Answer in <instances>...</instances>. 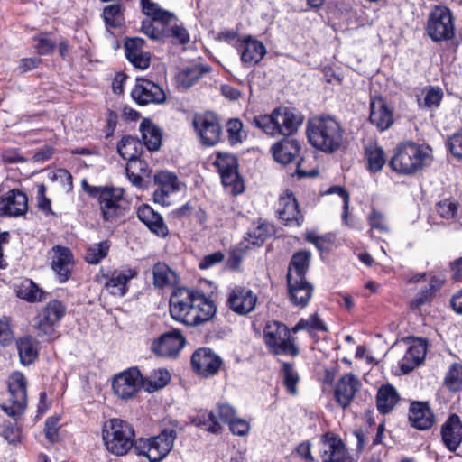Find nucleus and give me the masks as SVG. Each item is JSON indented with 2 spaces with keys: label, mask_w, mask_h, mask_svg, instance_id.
<instances>
[{
  "label": "nucleus",
  "mask_w": 462,
  "mask_h": 462,
  "mask_svg": "<svg viewBox=\"0 0 462 462\" xmlns=\"http://www.w3.org/2000/svg\"><path fill=\"white\" fill-rule=\"evenodd\" d=\"M209 71L210 68L203 64L186 67L176 75L178 87L187 89L195 84L199 78Z\"/></svg>",
  "instance_id": "obj_36"
},
{
  "label": "nucleus",
  "mask_w": 462,
  "mask_h": 462,
  "mask_svg": "<svg viewBox=\"0 0 462 462\" xmlns=\"http://www.w3.org/2000/svg\"><path fill=\"white\" fill-rule=\"evenodd\" d=\"M177 432L173 429H165L154 437L139 439L134 445L137 455L146 457L150 462H160L172 449Z\"/></svg>",
  "instance_id": "obj_7"
},
{
  "label": "nucleus",
  "mask_w": 462,
  "mask_h": 462,
  "mask_svg": "<svg viewBox=\"0 0 462 462\" xmlns=\"http://www.w3.org/2000/svg\"><path fill=\"white\" fill-rule=\"evenodd\" d=\"M300 330H307L311 337H314L317 332H325L328 330V328L325 323L319 319V317L317 314H313L307 319H300L292 328L294 333Z\"/></svg>",
  "instance_id": "obj_48"
},
{
  "label": "nucleus",
  "mask_w": 462,
  "mask_h": 462,
  "mask_svg": "<svg viewBox=\"0 0 462 462\" xmlns=\"http://www.w3.org/2000/svg\"><path fill=\"white\" fill-rule=\"evenodd\" d=\"M215 302L199 290L179 287L170 298L171 317L189 327L203 325L215 316Z\"/></svg>",
  "instance_id": "obj_2"
},
{
  "label": "nucleus",
  "mask_w": 462,
  "mask_h": 462,
  "mask_svg": "<svg viewBox=\"0 0 462 462\" xmlns=\"http://www.w3.org/2000/svg\"><path fill=\"white\" fill-rule=\"evenodd\" d=\"M171 380V374L166 369L159 368L152 370L149 375L142 376V386L149 392L153 393L163 388Z\"/></svg>",
  "instance_id": "obj_41"
},
{
  "label": "nucleus",
  "mask_w": 462,
  "mask_h": 462,
  "mask_svg": "<svg viewBox=\"0 0 462 462\" xmlns=\"http://www.w3.org/2000/svg\"><path fill=\"white\" fill-rule=\"evenodd\" d=\"M311 254L308 251L295 253L290 262L287 280L306 279L305 275L310 267Z\"/></svg>",
  "instance_id": "obj_33"
},
{
  "label": "nucleus",
  "mask_w": 462,
  "mask_h": 462,
  "mask_svg": "<svg viewBox=\"0 0 462 462\" xmlns=\"http://www.w3.org/2000/svg\"><path fill=\"white\" fill-rule=\"evenodd\" d=\"M32 47L42 56L51 55L57 48V39L52 32H41L32 37Z\"/></svg>",
  "instance_id": "obj_40"
},
{
  "label": "nucleus",
  "mask_w": 462,
  "mask_h": 462,
  "mask_svg": "<svg viewBox=\"0 0 462 462\" xmlns=\"http://www.w3.org/2000/svg\"><path fill=\"white\" fill-rule=\"evenodd\" d=\"M433 294V289L430 288L428 285L417 294V296L412 300L411 304L413 308H418L425 304L430 299H431Z\"/></svg>",
  "instance_id": "obj_64"
},
{
  "label": "nucleus",
  "mask_w": 462,
  "mask_h": 462,
  "mask_svg": "<svg viewBox=\"0 0 462 462\" xmlns=\"http://www.w3.org/2000/svg\"><path fill=\"white\" fill-rule=\"evenodd\" d=\"M191 423L196 426L204 429L205 430L217 434L222 430V426L218 419H217L216 412L214 411H200L191 418Z\"/></svg>",
  "instance_id": "obj_39"
},
{
  "label": "nucleus",
  "mask_w": 462,
  "mask_h": 462,
  "mask_svg": "<svg viewBox=\"0 0 462 462\" xmlns=\"http://www.w3.org/2000/svg\"><path fill=\"white\" fill-rule=\"evenodd\" d=\"M302 122V116L291 108L279 106L271 114L254 116L251 123L269 136L285 137L272 145L271 152L275 162L288 164L300 155L301 150L299 141L288 136L297 132Z\"/></svg>",
  "instance_id": "obj_1"
},
{
  "label": "nucleus",
  "mask_w": 462,
  "mask_h": 462,
  "mask_svg": "<svg viewBox=\"0 0 462 462\" xmlns=\"http://www.w3.org/2000/svg\"><path fill=\"white\" fill-rule=\"evenodd\" d=\"M427 344L422 338L413 340L407 349L401 364V369L404 374L412 371L416 366L420 365L426 356Z\"/></svg>",
  "instance_id": "obj_28"
},
{
  "label": "nucleus",
  "mask_w": 462,
  "mask_h": 462,
  "mask_svg": "<svg viewBox=\"0 0 462 462\" xmlns=\"http://www.w3.org/2000/svg\"><path fill=\"white\" fill-rule=\"evenodd\" d=\"M131 96L141 106L150 103L162 104L166 99V95L159 85L143 79H137Z\"/></svg>",
  "instance_id": "obj_18"
},
{
  "label": "nucleus",
  "mask_w": 462,
  "mask_h": 462,
  "mask_svg": "<svg viewBox=\"0 0 462 462\" xmlns=\"http://www.w3.org/2000/svg\"><path fill=\"white\" fill-rule=\"evenodd\" d=\"M137 217L152 233L161 237H165L168 227L162 216L155 212L150 206L143 205L138 208Z\"/></svg>",
  "instance_id": "obj_30"
},
{
  "label": "nucleus",
  "mask_w": 462,
  "mask_h": 462,
  "mask_svg": "<svg viewBox=\"0 0 462 462\" xmlns=\"http://www.w3.org/2000/svg\"><path fill=\"white\" fill-rule=\"evenodd\" d=\"M362 383L357 376L346 374L337 381L334 393L337 402L343 408L347 407L360 390Z\"/></svg>",
  "instance_id": "obj_23"
},
{
  "label": "nucleus",
  "mask_w": 462,
  "mask_h": 462,
  "mask_svg": "<svg viewBox=\"0 0 462 462\" xmlns=\"http://www.w3.org/2000/svg\"><path fill=\"white\" fill-rule=\"evenodd\" d=\"M320 457L323 462H346L349 459L348 452L342 439L330 433L322 437Z\"/></svg>",
  "instance_id": "obj_20"
},
{
  "label": "nucleus",
  "mask_w": 462,
  "mask_h": 462,
  "mask_svg": "<svg viewBox=\"0 0 462 462\" xmlns=\"http://www.w3.org/2000/svg\"><path fill=\"white\" fill-rule=\"evenodd\" d=\"M445 386L452 392H457L462 388V365L452 364L444 377Z\"/></svg>",
  "instance_id": "obj_49"
},
{
  "label": "nucleus",
  "mask_w": 462,
  "mask_h": 462,
  "mask_svg": "<svg viewBox=\"0 0 462 462\" xmlns=\"http://www.w3.org/2000/svg\"><path fill=\"white\" fill-rule=\"evenodd\" d=\"M277 214L286 226H299L301 224L302 216L299 211L297 200L292 194L286 193L281 196L277 206Z\"/></svg>",
  "instance_id": "obj_26"
},
{
  "label": "nucleus",
  "mask_w": 462,
  "mask_h": 462,
  "mask_svg": "<svg viewBox=\"0 0 462 462\" xmlns=\"http://www.w3.org/2000/svg\"><path fill=\"white\" fill-rule=\"evenodd\" d=\"M367 169L370 172L380 171L386 162L384 151L377 144H369L365 150Z\"/></svg>",
  "instance_id": "obj_43"
},
{
  "label": "nucleus",
  "mask_w": 462,
  "mask_h": 462,
  "mask_svg": "<svg viewBox=\"0 0 462 462\" xmlns=\"http://www.w3.org/2000/svg\"><path fill=\"white\" fill-rule=\"evenodd\" d=\"M369 120L380 131H384L392 125L393 122V112L383 98L371 100Z\"/></svg>",
  "instance_id": "obj_27"
},
{
  "label": "nucleus",
  "mask_w": 462,
  "mask_h": 462,
  "mask_svg": "<svg viewBox=\"0 0 462 462\" xmlns=\"http://www.w3.org/2000/svg\"><path fill=\"white\" fill-rule=\"evenodd\" d=\"M257 295L249 288L236 286L228 293L226 306L237 315H246L255 309Z\"/></svg>",
  "instance_id": "obj_14"
},
{
  "label": "nucleus",
  "mask_w": 462,
  "mask_h": 462,
  "mask_svg": "<svg viewBox=\"0 0 462 462\" xmlns=\"http://www.w3.org/2000/svg\"><path fill=\"white\" fill-rule=\"evenodd\" d=\"M170 36L177 40L180 44H186L190 40L188 31L183 26L177 24L171 28Z\"/></svg>",
  "instance_id": "obj_63"
},
{
  "label": "nucleus",
  "mask_w": 462,
  "mask_h": 462,
  "mask_svg": "<svg viewBox=\"0 0 462 462\" xmlns=\"http://www.w3.org/2000/svg\"><path fill=\"white\" fill-rule=\"evenodd\" d=\"M153 284L157 288L173 286L178 282L175 271L164 263H157L152 268Z\"/></svg>",
  "instance_id": "obj_38"
},
{
  "label": "nucleus",
  "mask_w": 462,
  "mask_h": 462,
  "mask_svg": "<svg viewBox=\"0 0 462 462\" xmlns=\"http://www.w3.org/2000/svg\"><path fill=\"white\" fill-rule=\"evenodd\" d=\"M185 345V338L179 330L162 334L152 343V351L159 356L176 357Z\"/></svg>",
  "instance_id": "obj_16"
},
{
  "label": "nucleus",
  "mask_w": 462,
  "mask_h": 462,
  "mask_svg": "<svg viewBox=\"0 0 462 462\" xmlns=\"http://www.w3.org/2000/svg\"><path fill=\"white\" fill-rule=\"evenodd\" d=\"M444 445L451 452L457 449L462 442V422L457 414H451L441 427Z\"/></svg>",
  "instance_id": "obj_25"
},
{
  "label": "nucleus",
  "mask_w": 462,
  "mask_h": 462,
  "mask_svg": "<svg viewBox=\"0 0 462 462\" xmlns=\"http://www.w3.org/2000/svg\"><path fill=\"white\" fill-rule=\"evenodd\" d=\"M288 291L291 302L300 307H305L311 295L313 288L306 279L287 280Z\"/></svg>",
  "instance_id": "obj_32"
},
{
  "label": "nucleus",
  "mask_w": 462,
  "mask_h": 462,
  "mask_svg": "<svg viewBox=\"0 0 462 462\" xmlns=\"http://www.w3.org/2000/svg\"><path fill=\"white\" fill-rule=\"evenodd\" d=\"M448 148L455 157L462 158V134H454L448 142Z\"/></svg>",
  "instance_id": "obj_60"
},
{
  "label": "nucleus",
  "mask_w": 462,
  "mask_h": 462,
  "mask_svg": "<svg viewBox=\"0 0 462 462\" xmlns=\"http://www.w3.org/2000/svg\"><path fill=\"white\" fill-rule=\"evenodd\" d=\"M400 400L396 389L391 384L382 385L376 394V407L381 414L391 412Z\"/></svg>",
  "instance_id": "obj_34"
},
{
  "label": "nucleus",
  "mask_w": 462,
  "mask_h": 462,
  "mask_svg": "<svg viewBox=\"0 0 462 462\" xmlns=\"http://www.w3.org/2000/svg\"><path fill=\"white\" fill-rule=\"evenodd\" d=\"M17 296L29 302L41 301L44 292L32 280L26 279L21 282L17 289Z\"/></svg>",
  "instance_id": "obj_46"
},
{
  "label": "nucleus",
  "mask_w": 462,
  "mask_h": 462,
  "mask_svg": "<svg viewBox=\"0 0 462 462\" xmlns=\"http://www.w3.org/2000/svg\"><path fill=\"white\" fill-rule=\"evenodd\" d=\"M306 134L310 143L325 153H334L344 146L345 130L334 116H320L310 119Z\"/></svg>",
  "instance_id": "obj_3"
},
{
  "label": "nucleus",
  "mask_w": 462,
  "mask_h": 462,
  "mask_svg": "<svg viewBox=\"0 0 462 462\" xmlns=\"http://www.w3.org/2000/svg\"><path fill=\"white\" fill-rule=\"evenodd\" d=\"M143 44L144 41L142 38H125L124 43L125 58H151L149 52H145L144 54L142 53L141 49Z\"/></svg>",
  "instance_id": "obj_50"
},
{
  "label": "nucleus",
  "mask_w": 462,
  "mask_h": 462,
  "mask_svg": "<svg viewBox=\"0 0 462 462\" xmlns=\"http://www.w3.org/2000/svg\"><path fill=\"white\" fill-rule=\"evenodd\" d=\"M102 16L108 28L118 29L125 23V15L120 4L106 5L103 9Z\"/></svg>",
  "instance_id": "obj_45"
},
{
  "label": "nucleus",
  "mask_w": 462,
  "mask_h": 462,
  "mask_svg": "<svg viewBox=\"0 0 462 462\" xmlns=\"http://www.w3.org/2000/svg\"><path fill=\"white\" fill-rule=\"evenodd\" d=\"M283 383L287 391L291 394L297 393V383L299 382L298 373L290 363L282 364Z\"/></svg>",
  "instance_id": "obj_52"
},
{
  "label": "nucleus",
  "mask_w": 462,
  "mask_h": 462,
  "mask_svg": "<svg viewBox=\"0 0 462 462\" xmlns=\"http://www.w3.org/2000/svg\"><path fill=\"white\" fill-rule=\"evenodd\" d=\"M143 143L135 137L124 136L117 144L118 153L127 162L140 157Z\"/></svg>",
  "instance_id": "obj_42"
},
{
  "label": "nucleus",
  "mask_w": 462,
  "mask_h": 462,
  "mask_svg": "<svg viewBox=\"0 0 462 462\" xmlns=\"http://www.w3.org/2000/svg\"><path fill=\"white\" fill-rule=\"evenodd\" d=\"M19 358L23 365L32 364L38 357V342L30 336L20 337L16 340Z\"/></svg>",
  "instance_id": "obj_37"
},
{
  "label": "nucleus",
  "mask_w": 462,
  "mask_h": 462,
  "mask_svg": "<svg viewBox=\"0 0 462 462\" xmlns=\"http://www.w3.org/2000/svg\"><path fill=\"white\" fill-rule=\"evenodd\" d=\"M224 254L220 251H217L213 254L205 255L200 261L199 266L202 270L208 269L221 263L224 260Z\"/></svg>",
  "instance_id": "obj_58"
},
{
  "label": "nucleus",
  "mask_w": 462,
  "mask_h": 462,
  "mask_svg": "<svg viewBox=\"0 0 462 462\" xmlns=\"http://www.w3.org/2000/svg\"><path fill=\"white\" fill-rule=\"evenodd\" d=\"M27 210L28 198L19 189H11L1 198L0 216L18 217L23 216Z\"/></svg>",
  "instance_id": "obj_21"
},
{
  "label": "nucleus",
  "mask_w": 462,
  "mask_h": 462,
  "mask_svg": "<svg viewBox=\"0 0 462 462\" xmlns=\"http://www.w3.org/2000/svg\"><path fill=\"white\" fill-rule=\"evenodd\" d=\"M443 93L439 88H431L426 93L424 103L428 107L438 106L441 101Z\"/></svg>",
  "instance_id": "obj_62"
},
{
  "label": "nucleus",
  "mask_w": 462,
  "mask_h": 462,
  "mask_svg": "<svg viewBox=\"0 0 462 462\" xmlns=\"http://www.w3.org/2000/svg\"><path fill=\"white\" fill-rule=\"evenodd\" d=\"M66 312L61 301H50L34 318L33 328L36 336L47 341L56 338V327Z\"/></svg>",
  "instance_id": "obj_10"
},
{
  "label": "nucleus",
  "mask_w": 462,
  "mask_h": 462,
  "mask_svg": "<svg viewBox=\"0 0 462 462\" xmlns=\"http://www.w3.org/2000/svg\"><path fill=\"white\" fill-rule=\"evenodd\" d=\"M154 181L158 189L153 192L154 202L161 205L169 204L168 197L171 193L180 190V182L176 174L162 171L154 175Z\"/></svg>",
  "instance_id": "obj_24"
},
{
  "label": "nucleus",
  "mask_w": 462,
  "mask_h": 462,
  "mask_svg": "<svg viewBox=\"0 0 462 462\" xmlns=\"http://www.w3.org/2000/svg\"><path fill=\"white\" fill-rule=\"evenodd\" d=\"M125 171L130 181L135 186H140L143 177L148 175V165L138 157L127 162Z\"/></svg>",
  "instance_id": "obj_44"
},
{
  "label": "nucleus",
  "mask_w": 462,
  "mask_h": 462,
  "mask_svg": "<svg viewBox=\"0 0 462 462\" xmlns=\"http://www.w3.org/2000/svg\"><path fill=\"white\" fill-rule=\"evenodd\" d=\"M263 340L269 351L274 355H299V348L291 337L290 329L282 322H267L263 329Z\"/></svg>",
  "instance_id": "obj_8"
},
{
  "label": "nucleus",
  "mask_w": 462,
  "mask_h": 462,
  "mask_svg": "<svg viewBox=\"0 0 462 462\" xmlns=\"http://www.w3.org/2000/svg\"><path fill=\"white\" fill-rule=\"evenodd\" d=\"M111 244L108 240H104L88 246L85 260L89 264H97L105 259L109 252Z\"/></svg>",
  "instance_id": "obj_47"
},
{
  "label": "nucleus",
  "mask_w": 462,
  "mask_h": 462,
  "mask_svg": "<svg viewBox=\"0 0 462 462\" xmlns=\"http://www.w3.org/2000/svg\"><path fill=\"white\" fill-rule=\"evenodd\" d=\"M142 386V374L135 369H128L116 375L112 387L115 394L123 400L134 398Z\"/></svg>",
  "instance_id": "obj_13"
},
{
  "label": "nucleus",
  "mask_w": 462,
  "mask_h": 462,
  "mask_svg": "<svg viewBox=\"0 0 462 462\" xmlns=\"http://www.w3.org/2000/svg\"><path fill=\"white\" fill-rule=\"evenodd\" d=\"M426 33L435 42H447L455 35V17L445 5H435L428 15Z\"/></svg>",
  "instance_id": "obj_9"
},
{
  "label": "nucleus",
  "mask_w": 462,
  "mask_h": 462,
  "mask_svg": "<svg viewBox=\"0 0 462 462\" xmlns=\"http://www.w3.org/2000/svg\"><path fill=\"white\" fill-rule=\"evenodd\" d=\"M228 140L231 144L240 143L242 142L243 124L238 119H230L226 125Z\"/></svg>",
  "instance_id": "obj_55"
},
{
  "label": "nucleus",
  "mask_w": 462,
  "mask_h": 462,
  "mask_svg": "<svg viewBox=\"0 0 462 462\" xmlns=\"http://www.w3.org/2000/svg\"><path fill=\"white\" fill-rule=\"evenodd\" d=\"M51 252V268L56 273L59 282L64 283L71 276L74 266L73 254L70 249L61 245L53 246Z\"/></svg>",
  "instance_id": "obj_22"
},
{
  "label": "nucleus",
  "mask_w": 462,
  "mask_h": 462,
  "mask_svg": "<svg viewBox=\"0 0 462 462\" xmlns=\"http://www.w3.org/2000/svg\"><path fill=\"white\" fill-rule=\"evenodd\" d=\"M272 227L266 223L258 221L257 226L248 233V239L254 245H263L270 236Z\"/></svg>",
  "instance_id": "obj_53"
},
{
  "label": "nucleus",
  "mask_w": 462,
  "mask_h": 462,
  "mask_svg": "<svg viewBox=\"0 0 462 462\" xmlns=\"http://www.w3.org/2000/svg\"><path fill=\"white\" fill-rule=\"evenodd\" d=\"M217 415V419L220 421V424L229 423L232 420L236 418V411L234 408L228 404H219L214 410Z\"/></svg>",
  "instance_id": "obj_56"
},
{
  "label": "nucleus",
  "mask_w": 462,
  "mask_h": 462,
  "mask_svg": "<svg viewBox=\"0 0 462 462\" xmlns=\"http://www.w3.org/2000/svg\"><path fill=\"white\" fill-rule=\"evenodd\" d=\"M139 129L143 142V146L145 145L149 151H158L162 138L161 129L149 119H143Z\"/></svg>",
  "instance_id": "obj_35"
},
{
  "label": "nucleus",
  "mask_w": 462,
  "mask_h": 462,
  "mask_svg": "<svg viewBox=\"0 0 462 462\" xmlns=\"http://www.w3.org/2000/svg\"><path fill=\"white\" fill-rule=\"evenodd\" d=\"M60 419L58 417L49 418L45 422V437L51 442L58 439V423Z\"/></svg>",
  "instance_id": "obj_59"
},
{
  "label": "nucleus",
  "mask_w": 462,
  "mask_h": 462,
  "mask_svg": "<svg viewBox=\"0 0 462 462\" xmlns=\"http://www.w3.org/2000/svg\"><path fill=\"white\" fill-rule=\"evenodd\" d=\"M135 275L132 270L126 272L115 271L111 275L104 273V270L96 275L95 281L104 286L107 292L114 296L123 297L126 293L128 282Z\"/></svg>",
  "instance_id": "obj_17"
},
{
  "label": "nucleus",
  "mask_w": 462,
  "mask_h": 462,
  "mask_svg": "<svg viewBox=\"0 0 462 462\" xmlns=\"http://www.w3.org/2000/svg\"><path fill=\"white\" fill-rule=\"evenodd\" d=\"M193 125L204 145L213 146L219 142L222 129L217 118L213 114L196 116L193 119Z\"/></svg>",
  "instance_id": "obj_15"
},
{
  "label": "nucleus",
  "mask_w": 462,
  "mask_h": 462,
  "mask_svg": "<svg viewBox=\"0 0 462 462\" xmlns=\"http://www.w3.org/2000/svg\"><path fill=\"white\" fill-rule=\"evenodd\" d=\"M240 58H264L266 47L263 42L253 35H244L234 43Z\"/></svg>",
  "instance_id": "obj_29"
},
{
  "label": "nucleus",
  "mask_w": 462,
  "mask_h": 462,
  "mask_svg": "<svg viewBox=\"0 0 462 462\" xmlns=\"http://www.w3.org/2000/svg\"><path fill=\"white\" fill-rule=\"evenodd\" d=\"M102 437L106 448L116 456L126 455L135 445L133 426L121 419L106 420L103 425Z\"/></svg>",
  "instance_id": "obj_5"
},
{
  "label": "nucleus",
  "mask_w": 462,
  "mask_h": 462,
  "mask_svg": "<svg viewBox=\"0 0 462 462\" xmlns=\"http://www.w3.org/2000/svg\"><path fill=\"white\" fill-rule=\"evenodd\" d=\"M27 381L21 372H14L8 378L9 403L1 405V409L11 418L17 420L24 412L27 405Z\"/></svg>",
  "instance_id": "obj_11"
},
{
  "label": "nucleus",
  "mask_w": 462,
  "mask_h": 462,
  "mask_svg": "<svg viewBox=\"0 0 462 462\" xmlns=\"http://www.w3.org/2000/svg\"><path fill=\"white\" fill-rule=\"evenodd\" d=\"M409 420L418 430H428L434 423V415L426 403L417 402L411 404Z\"/></svg>",
  "instance_id": "obj_31"
},
{
  "label": "nucleus",
  "mask_w": 462,
  "mask_h": 462,
  "mask_svg": "<svg viewBox=\"0 0 462 462\" xmlns=\"http://www.w3.org/2000/svg\"><path fill=\"white\" fill-rule=\"evenodd\" d=\"M436 212L444 219H453L458 210V203L451 199H445L435 205Z\"/></svg>",
  "instance_id": "obj_51"
},
{
  "label": "nucleus",
  "mask_w": 462,
  "mask_h": 462,
  "mask_svg": "<svg viewBox=\"0 0 462 462\" xmlns=\"http://www.w3.org/2000/svg\"><path fill=\"white\" fill-rule=\"evenodd\" d=\"M221 358L209 348H199L191 356V365L198 374L208 377L217 373Z\"/></svg>",
  "instance_id": "obj_19"
},
{
  "label": "nucleus",
  "mask_w": 462,
  "mask_h": 462,
  "mask_svg": "<svg viewBox=\"0 0 462 462\" xmlns=\"http://www.w3.org/2000/svg\"><path fill=\"white\" fill-rule=\"evenodd\" d=\"M368 223L372 229H376L381 233H387L389 227L385 216L379 210L373 208L368 215Z\"/></svg>",
  "instance_id": "obj_54"
},
{
  "label": "nucleus",
  "mask_w": 462,
  "mask_h": 462,
  "mask_svg": "<svg viewBox=\"0 0 462 462\" xmlns=\"http://www.w3.org/2000/svg\"><path fill=\"white\" fill-rule=\"evenodd\" d=\"M432 160V150L430 146L409 141L395 148L389 165L399 174L411 176L429 166Z\"/></svg>",
  "instance_id": "obj_4"
},
{
  "label": "nucleus",
  "mask_w": 462,
  "mask_h": 462,
  "mask_svg": "<svg viewBox=\"0 0 462 462\" xmlns=\"http://www.w3.org/2000/svg\"><path fill=\"white\" fill-rule=\"evenodd\" d=\"M14 339V332L10 326V320L6 317L0 318V344L9 345Z\"/></svg>",
  "instance_id": "obj_57"
},
{
  "label": "nucleus",
  "mask_w": 462,
  "mask_h": 462,
  "mask_svg": "<svg viewBox=\"0 0 462 462\" xmlns=\"http://www.w3.org/2000/svg\"><path fill=\"white\" fill-rule=\"evenodd\" d=\"M214 165L217 169L224 186L229 187L231 192L239 194L244 191V183L237 171V160L230 153H217Z\"/></svg>",
  "instance_id": "obj_12"
},
{
  "label": "nucleus",
  "mask_w": 462,
  "mask_h": 462,
  "mask_svg": "<svg viewBox=\"0 0 462 462\" xmlns=\"http://www.w3.org/2000/svg\"><path fill=\"white\" fill-rule=\"evenodd\" d=\"M81 185L86 193L98 200L105 221L114 222L124 215L126 201L123 196V189L107 186H92L86 180H82Z\"/></svg>",
  "instance_id": "obj_6"
},
{
  "label": "nucleus",
  "mask_w": 462,
  "mask_h": 462,
  "mask_svg": "<svg viewBox=\"0 0 462 462\" xmlns=\"http://www.w3.org/2000/svg\"><path fill=\"white\" fill-rule=\"evenodd\" d=\"M228 425L232 433L237 436H245L249 431V424L243 419H237L236 417Z\"/></svg>",
  "instance_id": "obj_61"
}]
</instances>
